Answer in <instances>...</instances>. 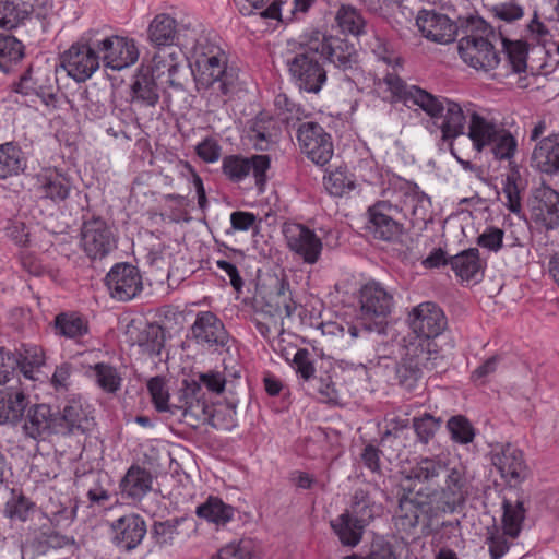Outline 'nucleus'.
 Returning a JSON list of instances; mask_svg holds the SVG:
<instances>
[{
	"label": "nucleus",
	"instance_id": "obj_1",
	"mask_svg": "<svg viewBox=\"0 0 559 559\" xmlns=\"http://www.w3.org/2000/svg\"><path fill=\"white\" fill-rule=\"evenodd\" d=\"M383 81L392 94L407 107L418 106L429 116V131H440L443 142L452 144L456 138L465 133V117L460 103L436 96L416 85H408L393 73H388Z\"/></svg>",
	"mask_w": 559,
	"mask_h": 559
},
{
	"label": "nucleus",
	"instance_id": "obj_2",
	"mask_svg": "<svg viewBox=\"0 0 559 559\" xmlns=\"http://www.w3.org/2000/svg\"><path fill=\"white\" fill-rule=\"evenodd\" d=\"M407 479L438 486L429 495L436 508L443 513H453L465 503L468 496L469 481L465 467L461 464L451 465L449 460L440 455L418 457L411 466Z\"/></svg>",
	"mask_w": 559,
	"mask_h": 559
},
{
	"label": "nucleus",
	"instance_id": "obj_3",
	"mask_svg": "<svg viewBox=\"0 0 559 559\" xmlns=\"http://www.w3.org/2000/svg\"><path fill=\"white\" fill-rule=\"evenodd\" d=\"M319 45L320 41L313 39L311 32L305 34L297 51L286 62L295 85L307 93L318 94L328 80Z\"/></svg>",
	"mask_w": 559,
	"mask_h": 559
},
{
	"label": "nucleus",
	"instance_id": "obj_4",
	"mask_svg": "<svg viewBox=\"0 0 559 559\" xmlns=\"http://www.w3.org/2000/svg\"><path fill=\"white\" fill-rule=\"evenodd\" d=\"M191 71L198 93L210 103L224 104V97L235 88L236 75L228 69L226 57L201 55Z\"/></svg>",
	"mask_w": 559,
	"mask_h": 559
},
{
	"label": "nucleus",
	"instance_id": "obj_5",
	"mask_svg": "<svg viewBox=\"0 0 559 559\" xmlns=\"http://www.w3.org/2000/svg\"><path fill=\"white\" fill-rule=\"evenodd\" d=\"M185 400H190L186 406V424L197 427L207 424L215 429L230 430L236 425V406L234 404H210L205 392L197 383H191L183 392Z\"/></svg>",
	"mask_w": 559,
	"mask_h": 559
},
{
	"label": "nucleus",
	"instance_id": "obj_6",
	"mask_svg": "<svg viewBox=\"0 0 559 559\" xmlns=\"http://www.w3.org/2000/svg\"><path fill=\"white\" fill-rule=\"evenodd\" d=\"M472 33L459 40L457 50L465 63L485 72L496 69L500 56L487 38L492 34L491 27L481 17H472L468 22Z\"/></svg>",
	"mask_w": 559,
	"mask_h": 559
},
{
	"label": "nucleus",
	"instance_id": "obj_7",
	"mask_svg": "<svg viewBox=\"0 0 559 559\" xmlns=\"http://www.w3.org/2000/svg\"><path fill=\"white\" fill-rule=\"evenodd\" d=\"M15 92L38 97L47 107L57 108L59 86L53 68L47 62L29 64L15 84Z\"/></svg>",
	"mask_w": 559,
	"mask_h": 559
},
{
	"label": "nucleus",
	"instance_id": "obj_8",
	"mask_svg": "<svg viewBox=\"0 0 559 559\" xmlns=\"http://www.w3.org/2000/svg\"><path fill=\"white\" fill-rule=\"evenodd\" d=\"M311 35L320 41L318 49L322 58L342 71L346 80L354 81L355 76L361 73L359 53L353 43L320 31H312Z\"/></svg>",
	"mask_w": 559,
	"mask_h": 559
},
{
	"label": "nucleus",
	"instance_id": "obj_9",
	"mask_svg": "<svg viewBox=\"0 0 559 559\" xmlns=\"http://www.w3.org/2000/svg\"><path fill=\"white\" fill-rule=\"evenodd\" d=\"M367 229L374 239L388 242L400 240L404 234V225L400 216H406L404 207L391 200H380L367 210Z\"/></svg>",
	"mask_w": 559,
	"mask_h": 559
},
{
	"label": "nucleus",
	"instance_id": "obj_10",
	"mask_svg": "<svg viewBox=\"0 0 559 559\" xmlns=\"http://www.w3.org/2000/svg\"><path fill=\"white\" fill-rule=\"evenodd\" d=\"M394 306L393 295L380 283L369 282L359 290V316L362 321L376 324V333L385 332L386 318Z\"/></svg>",
	"mask_w": 559,
	"mask_h": 559
},
{
	"label": "nucleus",
	"instance_id": "obj_11",
	"mask_svg": "<svg viewBox=\"0 0 559 559\" xmlns=\"http://www.w3.org/2000/svg\"><path fill=\"white\" fill-rule=\"evenodd\" d=\"M80 236L81 248L92 260H102L117 248L112 226L100 216L84 217Z\"/></svg>",
	"mask_w": 559,
	"mask_h": 559
},
{
	"label": "nucleus",
	"instance_id": "obj_12",
	"mask_svg": "<svg viewBox=\"0 0 559 559\" xmlns=\"http://www.w3.org/2000/svg\"><path fill=\"white\" fill-rule=\"evenodd\" d=\"M52 8V0H0V27L12 29L26 19L35 17L46 32Z\"/></svg>",
	"mask_w": 559,
	"mask_h": 559
},
{
	"label": "nucleus",
	"instance_id": "obj_13",
	"mask_svg": "<svg viewBox=\"0 0 559 559\" xmlns=\"http://www.w3.org/2000/svg\"><path fill=\"white\" fill-rule=\"evenodd\" d=\"M92 39L93 33H87L61 57L62 67L76 82L86 81L99 68L100 57L97 47L92 45Z\"/></svg>",
	"mask_w": 559,
	"mask_h": 559
},
{
	"label": "nucleus",
	"instance_id": "obj_14",
	"mask_svg": "<svg viewBox=\"0 0 559 559\" xmlns=\"http://www.w3.org/2000/svg\"><path fill=\"white\" fill-rule=\"evenodd\" d=\"M296 139L300 151L316 165H326L334 153L330 133L316 121H305L298 124Z\"/></svg>",
	"mask_w": 559,
	"mask_h": 559
},
{
	"label": "nucleus",
	"instance_id": "obj_15",
	"mask_svg": "<svg viewBox=\"0 0 559 559\" xmlns=\"http://www.w3.org/2000/svg\"><path fill=\"white\" fill-rule=\"evenodd\" d=\"M271 167L269 155H252L245 157L239 154L226 155L222 160V171L231 182H241L250 174L254 178L255 186L260 192L264 191L267 181L266 173Z\"/></svg>",
	"mask_w": 559,
	"mask_h": 559
},
{
	"label": "nucleus",
	"instance_id": "obj_16",
	"mask_svg": "<svg viewBox=\"0 0 559 559\" xmlns=\"http://www.w3.org/2000/svg\"><path fill=\"white\" fill-rule=\"evenodd\" d=\"M93 35L92 45L97 47L107 68L122 70L138 61L139 49L133 39L117 35L99 37L98 32H93Z\"/></svg>",
	"mask_w": 559,
	"mask_h": 559
},
{
	"label": "nucleus",
	"instance_id": "obj_17",
	"mask_svg": "<svg viewBox=\"0 0 559 559\" xmlns=\"http://www.w3.org/2000/svg\"><path fill=\"white\" fill-rule=\"evenodd\" d=\"M490 459L500 477L511 486L523 483L530 474L523 451L512 443L493 445Z\"/></svg>",
	"mask_w": 559,
	"mask_h": 559
},
{
	"label": "nucleus",
	"instance_id": "obj_18",
	"mask_svg": "<svg viewBox=\"0 0 559 559\" xmlns=\"http://www.w3.org/2000/svg\"><path fill=\"white\" fill-rule=\"evenodd\" d=\"M289 250L298 255L304 263L314 264L320 259L323 245L314 230L302 224L288 223L283 228Z\"/></svg>",
	"mask_w": 559,
	"mask_h": 559
},
{
	"label": "nucleus",
	"instance_id": "obj_19",
	"mask_svg": "<svg viewBox=\"0 0 559 559\" xmlns=\"http://www.w3.org/2000/svg\"><path fill=\"white\" fill-rule=\"evenodd\" d=\"M105 282L110 296L120 301L133 299L143 288L140 271L129 263L115 264Z\"/></svg>",
	"mask_w": 559,
	"mask_h": 559
},
{
	"label": "nucleus",
	"instance_id": "obj_20",
	"mask_svg": "<svg viewBox=\"0 0 559 559\" xmlns=\"http://www.w3.org/2000/svg\"><path fill=\"white\" fill-rule=\"evenodd\" d=\"M408 323L414 336H423L435 341L447 328L443 310L432 301L421 302L408 314Z\"/></svg>",
	"mask_w": 559,
	"mask_h": 559
},
{
	"label": "nucleus",
	"instance_id": "obj_21",
	"mask_svg": "<svg viewBox=\"0 0 559 559\" xmlns=\"http://www.w3.org/2000/svg\"><path fill=\"white\" fill-rule=\"evenodd\" d=\"M190 338L206 348L224 347L229 335L223 321L212 311H200L190 328Z\"/></svg>",
	"mask_w": 559,
	"mask_h": 559
},
{
	"label": "nucleus",
	"instance_id": "obj_22",
	"mask_svg": "<svg viewBox=\"0 0 559 559\" xmlns=\"http://www.w3.org/2000/svg\"><path fill=\"white\" fill-rule=\"evenodd\" d=\"M57 435L86 433L93 425L88 406L81 396H74L67 401L61 412H55Z\"/></svg>",
	"mask_w": 559,
	"mask_h": 559
},
{
	"label": "nucleus",
	"instance_id": "obj_23",
	"mask_svg": "<svg viewBox=\"0 0 559 559\" xmlns=\"http://www.w3.org/2000/svg\"><path fill=\"white\" fill-rule=\"evenodd\" d=\"M182 67L181 53L174 48L160 49L153 56L150 75L159 80L160 85H167L175 91H183L185 85L179 79Z\"/></svg>",
	"mask_w": 559,
	"mask_h": 559
},
{
	"label": "nucleus",
	"instance_id": "obj_24",
	"mask_svg": "<svg viewBox=\"0 0 559 559\" xmlns=\"http://www.w3.org/2000/svg\"><path fill=\"white\" fill-rule=\"evenodd\" d=\"M531 217L546 230L559 227V192L551 187L539 188L531 202Z\"/></svg>",
	"mask_w": 559,
	"mask_h": 559
},
{
	"label": "nucleus",
	"instance_id": "obj_25",
	"mask_svg": "<svg viewBox=\"0 0 559 559\" xmlns=\"http://www.w3.org/2000/svg\"><path fill=\"white\" fill-rule=\"evenodd\" d=\"M421 34L429 40L448 44L455 39L457 27L445 14L435 10H421L416 17Z\"/></svg>",
	"mask_w": 559,
	"mask_h": 559
},
{
	"label": "nucleus",
	"instance_id": "obj_26",
	"mask_svg": "<svg viewBox=\"0 0 559 559\" xmlns=\"http://www.w3.org/2000/svg\"><path fill=\"white\" fill-rule=\"evenodd\" d=\"M191 383L182 382V388L178 391L173 402H169V392L166 381L163 377H153L147 381V391L151 395L152 403L158 413L168 412L171 415H179L181 420H187L186 406L190 400H185L183 392Z\"/></svg>",
	"mask_w": 559,
	"mask_h": 559
},
{
	"label": "nucleus",
	"instance_id": "obj_27",
	"mask_svg": "<svg viewBox=\"0 0 559 559\" xmlns=\"http://www.w3.org/2000/svg\"><path fill=\"white\" fill-rule=\"evenodd\" d=\"M114 544L124 550L135 549L147 533L145 520L135 513L126 514L112 522Z\"/></svg>",
	"mask_w": 559,
	"mask_h": 559
},
{
	"label": "nucleus",
	"instance_id": "obj_28",
	"mask_svg": "<svg viewBox=\"0 0 559 559\" xmlns=\"http://www.w3.org/2000/svg\"><path fill=\"white\" fill-rule=\"evenodd\" d=\"M72 188V178L57 168L44 169L36 177V192L39 198L49 200L55 204L66 201Z\"/></svg>",
	"mask_w": 559,
	"mask_h": 559
},
{
	"label": "nucleus",
	"instance_id": "obj_29",
	"mask_svg": "<svg viewBox=\"0 0 559 559\" xmlns=\"http://www.w3.org/2000/svg\"><path fill=\"white\" fill-rule=\"evenodd\" d=\"M402 357L423 372L437 369L442 361L437 343L423 336L409 337L404 346Z\"/></svg>",
	"mask_w": 559,
	"mask_h": 559
},
{
	"label": "nucleus",
	"instance_id": "obj_30",
	"mask_svg": "<svg viewBox=\"0 0 559 559\" xmlns=\"http://www.w3.org/2000/svg\"><path fill=\"white\" fill-rule=\"evenodd\" d=\"M23 433L34 440L57 435L55 412L48 404L29 405L21 424Z\"/></svg>",
	"mask_w": 559,
	"mask_h": 559
},
{
	"label": "nucleus",
	"instance_id": "obj_31",
	"mask_svg": "<svg viewBox=\"0 0 559 559\" xmlns=\"http://www.w3.org/2000/svg\"><path fill=\"white\" fill-rule=\"evenodd\" d=\"M433 498L430 495H424L420 490L412 497L403 495L399 499L396 516L401 522L403 530L415 528L421 516L430 518L432 515Z\"/></svg>",
	"mask_w": 559,
	"mask_h": 559
},
{
	"label": "nucleus",
	"instance_id": "obj_32",
	"mask_svg": "<svg viewBox=\"0 0 559 559\" xmlns=\"http://www.w3.org/2000/svg\"><path fill=\"white\" fill-rule=\"evenodd\" d=\"M531 166L548 176L559 175V132H552L536 142L531 155Z\"/></svg>",
	"mask_w": 559,
	"mask_h": 559
},
{
	"label": "nucleus",
	"instance_id": "obj_33",
	"mask_svg": "<svg viewBox=\"0 0 559 559\" xmlns=\"http://www.w3.org/2000/svg\"><path fill=\"white\" fill-rule=\"evenodd\" d=\"M471 106V103L464 106L461 105L465 120L469 119L467 136L472 141L473 147L480 153L495 141V138L502 128H499L495 122L489 121L477 111L472 110Z\"/></svg>",
	"mask_w": 559,
	"mask_h": 559
},
{
	"label": "nucleus",
	"instance_id": "obj_34",
	"mask_svg": "<svg viewBox=\"0 0 559 559\" xmlns=\"http://www.w3.org/2000/svg\"><path fill=\"white\" fill-rule=\"evenodd\" d=\"M384 194L395 195L400 202H403L405 205H411V214L413 217L425 219V207L430 204V199L416 183L399 178L390 183Z\"/></svg>",
	"mask_w": 559,
	"mask_h": 559
},
{
	"label": "nucleus",
	"instance_id": "obj_35",
	"mask_svg": "<svg viewBox=\"0 0 559 559\" xmlns=\"http://www.w3.org/2000/svg\"><path fill=\"white\" fill-rule=\"evenodd\" d=\"M449 264L462 282H479L483 278L485 264L477 248H469L450 257Z\"/></svg>",
	"mask_w": 559,
	"mask_h": 559
},
{
	"label": "nucleus",
	"instance_id": "obj_36",
	"mask_svg": "<svg viewBox=\"0 0 559 559\" xmlns=\"http://www.w3.org/2000/svg\"><path fill=\"white\" fill-rule=\"evenodd\" d=\"M147 38L158 48H171L178 40L177 21L166 13L155 15L147 27Z\"/></svg>",
	"mask_w": 559,
	"mask_h": 559
},
{
	"label": "nucleus",
	"instance_id": "obj_37",
	"mask_svg": "<svg viewBox=\"0 0 559 559\" xmlns=\"http://www.w3.org/2000/svg\"><path fill=\"white\" fill-rule=\"evenodd\" d=\"M152 487L153 475L138 464L131 465L120 481L122 493L133 500L142 499L152 490Z\"/></svg>",
	"mask_w": 559,
	"mask_h": 559
},
{
	"label": "nucleus",
	"instance_id": "obj_38",
	"mask_svg": "<svg viewBox=\"0 0 559 559\" xmlns=\"http://www.w3.org/2000/svg\"><path fill=\"white\" fill-rule=\"evenodd\" d=\"M352 515L343 512L331 520L330 526L343 546L354 548L361 542L368 525Z\"/></svg>",
	"mask_w": 559,
	"mask_h": 559
},
{
	"label": "nucleus",
	"instance_id": "obj_39",
	"mask_svg": "<svg viewBox=\"0 0 559 559\" xmlns=\"http://www.w3.org/2000/svg\"><path fill=\"white\" fill-rule=\"evenodd\" d=\"M132 102L141 106L155 107L159 100L157 80L147 71H139L131 85Z\"/></svg>",
	"mask_w": 559,
	"mask_h": 559
},
{
	"label": "nucleus",
	"instance_id": "obj_40",
	"mask_svg": "<svg viewBox=\"0 0 559 559\" xmlns=\"http://www.w3.org/2000/svg\"><path fill=\"white\" fill-rule=\"evenodd\" d=\"M195 514L210 523L224 526L234 519L235 508L218 497L210 496L197 507Z\"/></svg>",
	"mask_w": 559,
	"mask_h": 559
},
{
	"label": "nucleus",
	"instance_id": "obj_41",
	"mask_svg": "<svg viewBox=\"0 0 559 559\" xmlns=\"http://www.w3.org/2000/svg\"><path fill=\"white\" fill-rule=\"evenodd\" d=\"M344 512L353 514V518L369 525L380 512V506L374 502L368 490L357 488L350 498L349 508Z\"/></svg>",
	"mask_w": 559,
	"mask_h": 559
},
{
	"label": "nucleus",
	"instance_id": "obj_42",
	"mask_svg": "<svg viewBox=\"0 0 559 559\" xmlns=\"http://www.w3.org/2000/svg\"><path fill=\"white\" fill-rule=\"evenodd\" d=\"M502 528L507 536L516 538L521 531L526 515L524 501L520 498L512 501L503 497L502 500Z\"/></svg>",
	"mask_w": 559,
	"mask_h": 559
},
{
	"label": "nucleus",
	"instance_id": "obj_43",
	"mask_svg": "<svg viewBox=\"0 0 559 559\" xmlns=\"http://www.w3.org/2000/svg\"><path fill=\"white\" fill-rule=\"evenodd\" d=\"M335 22L343 34L360 36L366 34L367 21L360 10L342 4L335 14Z\"/></svg>",
	"mask_w": 559,
	"mask_h": 559
},
{
	"label": "nucleus",
	"instance_id": "obj_44",
	"mask_svg": "<svg viewBox=\"0 0 559 559\" xmlns=\"http://www.w3.org/2000/svg\"><path fill=\"white\" fill-rule=\"evenodd\" d=\"M26 168L21 148L11 142L0 145V180L20 175Z\"/></svg>",
	"mask_w": 559,
	"mask_h": 559
},
{
	"label": "nucleus",
	"instance_id": "obj_45",
	"mask_svg": "<svg viewBox=\"0 0 559 559\" xmlns=\"http://www.w3.org/2000/svg\"><path fill=\"white\" fill-rule=\"evenodd\" d=\"M14 352L19 355V369L26 379H34V372L45 365L44 349L35 344H21Z\"/></svg>",
	"mask_w": 559,
	"mask_h": 559
},
{
	"label": "nucleus",
	"instance_id": "obj_46",
	"mask_svg": "<svg viewBox=\"0 0 559 559\" xmlns=\"http://www.w3.org/2000/svg\"><path fill=\"white\" fill-rule=\"evenodd\" d=\"M58 335L67 338H79L88 333V322L78 312H61L55 318Z\"/></svg>",
	"mask_w": 559,
	"mask_h": 559
},
{
	"label": "nucleus",
	"instance_id": "obj_47",
	"mask_svg": "<svg viewBox=\"0 0 559 559\" xmlns=\"http://www.w3.org/2000/svg\"><path fill=\"white\" fill-rule=\"evenodd\" d=\"M182 522L183 518L155 521L150 530V537L154 546L159 549L173 546L176 536L179 534L178 527Z\"/></svg>",
	"mask_w": 559,
	"mask_h": 559
},
{
	"label": "nucleus",
	"instance_id": "obj_48",
	"mask_svg": "<svg viewBox=\"0 0 559 559\" xmlns=\"http://www.w3.org/2000/svg\"><path fill=\"white\" fill-rule=\"evenodd\" d=\"M96 384L106 393L116 394L122 384V377L116 367L97 362L91 367Z\"/></svg>",
	"mask_w": 559,
	"mask_h": 559
},
{
	"label": "nucleus",
	"instance_id": "obj_49",
	"mask_svg": "<svg viewBox=\"0 0 559 559\" xmlns=\"http://www.w3.org/2000/svg\"><path fill=\"white\" fill-rule=\"evenodd\" d=\"M257 550V543L250 537H243L225 545L211 559H254Z\"/></svg>",
	"mask_w": 559,
	"mask_h": 559
},
{
	"label": "nucleus",
	"instance_id": "obj_50",
	"mask_svg": "<svg viewBox=\"0 0 559 559\" xmlns=\"http://www.w3.org/2000/svg\"><path fill=\"white\" fill-rule=\"evenodd\" d=\"M23 57L24 46L17 38L10 35L0 36V70L2 72H10Z\"/></svg>",
	"mask_w": 559,
	"mask_h": 559
},
{
	"label": "nucleus",
	"instance_id": "obj_51",
	"mask_svg": "<svg viewBox=\"0 0 559 559\" xmlns=\"http://www.w3.org/2000/svg\"><path fill=\"white\" fill-rule=\"evenodd\" d=\"M274 122L270 117L258 116L249 128L250 139L255 148L261 151L269 150L274 142Z\"/></svg>",
	"mask_w": 559,
	"mask_h": 559
},
{
	"label": "nucleus",
	"instance_id": "obj_52",
	"mask_svg": "<svg viewBox=\"0 0 559 559\" xmlns=\"http://www.w3.org/2000/svg\"><path fill=\"white\" fill-rule=\"evenodd\" d=\"M441 417H435L429 413H424L412 419V427L416 435V441L427 445L437 435L442 425Z\"/></svg>",
	"mask_w": 559,
	"mask_h": 559
},
{
	"label": "nucleus",
	"instance_id": "obj_53",
	"mask_svg": "<svg viewBox=\"0 0 559 559\" xmlns=\"http://www.w3.org/2000/svg\"><path fill=\"white\" fill-rule=\"evenodd\" d=\"M164 331L156 323L146 324L136 336V344L148 354L158 355L164 346Z\"/></svg>",
	"mask_w": 559,
	"mask_h": 559
},
{
	"label": "nucleus",
	"instance_id": "obj_54",
	"mask_svg": "<svg viewBox=\"0 0 559 559\" xmlns=\"http://www.w3.org/2000/svg\"><path fill=\"white\" fill-rule=\"evenodd\" d=\"M491 153L498 160H508L511 168L514 166L512 158L518 150V141L510 131L501 129L495 141L489 145Z\"/></svg>",
	"mask_w": 559,
	"mask_h": 559
},
{
	"label": "nucleus",
	"instance_id": "obj_55",
	"mask_svg": "<svg viewBox=\"0 0 559 559\" xmlns=\"http://www.w3.org/2000/svg\"><path fill=\"white\" fill-rule=\"evenodd\" d=\"M423 376L424 372L418 367L406 361L403 357H401V360L395 366L397 384L408 392L414 391L418 386Z\"/></svg>",
	"mask_w": 559,
	"mask_h": 559
},
{
	"label": "nucleus",
	"instance_id": "obj_56",
	"mask_svg": "<svg viewBox=\"0 0 559 559\" xmlns=\"http://www.w3.org/2000/svg\"><path fill=\"white\" fill-rule=\"evenodd\" d=\"M28 401L24 393L16 392L8 399L7 405L2 413L1 423H10L12 425L22 424L25 413L28 408Z\"/></svg>",
	"mask_w": 559,
	"mask_h": 559
},
{
	"label": "nucleus",
	"instance_id": "obj_57",
	"mask_svg": "<svg viewBox=\"0 0 559 559\" xmlns=\"http://www.w3.org/2000/svg\"><path fill=\"white\" fill-rule=\"evenodd\" d=\"M519 177V170L516 166H513L511 173L507 175L502 188L503 194L507 200L506 202H503V204L508 207L510 212L514 214H520L522 211L521 191L516 183Z\"/></svg>",
	"mask_w": 559,
	"mask_h": 559
},
{
	"label": "nucleus",
	"instance_id": "obj_58",
	"mask_svg": "<svg viewBox=\"0 0 559 559\" xmlns=\"http://www.w3.org/2000/svg\"><path fill=\"white\" fill-rule=\"evenodd\" d=\"M447 428L451 435V439L461 444L473 442L475 438V429L472 423L463 415H455L447 421Z\"/></svg>",
	"mask_w": 559,
	"mask_h": 559
},
{
	"label": "nucleus",
	"instance_id": "obj_59",
	"mask_svg": "<svg viewBox=\"0 0 559 559\" xmlns=\"http://www.w3.org/2000/svg\"><path fill=\"white\" fill-rule=\"evenodd\" d=\"M503 50L514 73H522L526 70L527 48L521 41L502 39Z\"/></svg>",
	"mask_w": 559,
	"mask_h": 559
},
{
	"label": "nucleus",
	"instance_id": "obj_60",
	"mask_svg": "<svg viewBox=\"0 0 559 559\" xmlns=\"http://www.w3.org/2000/svg\"><path fill=\"white\" fill-rule=\"evenodd\" d=\"M35 509L36 504L31 499L20 495L7 502L5 512L10 519L26 522L35 512Z\"/></svg>",
	"mask_w": 559,
	"mask_h": 559
},
{
	"label": "nucleus",
	"instance_id": "obj_61",
	"mask_svg": "<svg viewBox=\"0 0 559 559\" xmlns=\"http://www.w3.org/2000/svg\"><path fill=\"white\" fill-rule=\"evenodd\" d=\"M311 384L314 393L318 394V399L321 402L329 404L340 403V393L335 386V383L332 381L331 376L325 374L321 376L320 378H313Z\"/></svg>",
	"mask_w": 559,
	"mask_h": 559
},
{
	"label": "nucleus",
	"instance_id": "obj_62",
	"mask_svg": "<svg viewBox=\"0 0 559 559\" xmlns=\"http://www.w3.org/2000/svg\"><path fill=\"white\" fill-rule=\"evenodd\" d=\"M323 183L326 191L334 197H342L346 191L353 188V181L346 173L340 169L330 171L323 177Z\"/></svg>",
	"mask_w": 559,
	"mask_h": 559
},
{
	"label": "nucleus",
	"instance_id": "obj_63",
	"mask_svg": "<svg viewBox=\"0 0 559 559\" xmlns=\"http://www.w3.org/2000/svg\"><path fill=\"white\" fill-rule=\"evenodd\" d=\"M293 367L296 373L305 381L311 382L314 377L316 368L311 354L307 348H298L293 357Z\"/></svg>",
	"mask_w": 559,
	"mask_h": 559
},
{
	"label": "nucleus",
	"instance_id": "obj_64",
	"mask_svg": "<svg viewBox=\"0 0 559 559\" xmlns=\"http://www.w3.org/2000/svg\"><path fill=\"white\" fill-rule=\"evenodd\" d=\"M19 355L4 346H0V384L9 382L19 369Z\"/></svg>",
	"mask_w": 559,
	"mask_h": 559
}]
</instances>
